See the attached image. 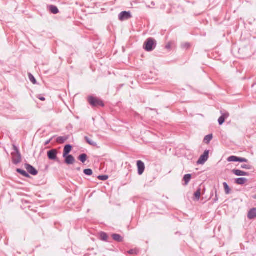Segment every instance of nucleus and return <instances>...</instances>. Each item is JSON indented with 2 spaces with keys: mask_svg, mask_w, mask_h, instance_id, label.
Listing matches in <instances>:
<instances>
[{
  "mask_svg": "<svg viewBox=\"0 0 256 256\" xmlns=\"http://www.w3.org/2000/svg\"><path fill=\"white\" fill-rule=\"evenodd\" d=\"M230 116L229 113L226 112L224 114H222V115L219 118L218 120V124L221 126L222 125L226 120Z\"/></svg>",
  "mask_w": 256,
  "mask_h": 256,
  "instance_id": "9d476101",
  "label": "nucleus"
},
{
  "mask_svg": "<svg viewBox=\"0 0 256 256\" xmlns=\"http://www.w3.org/2000/svg\"><path fill=\"white\" fill-rule=\"evenodd\" d=\"M100 236L101 240L104 241V242L108 241V236L106 234V233L104 232H101L100 233Z\"/></svg>",
  "mask_w": 256,
  "mask_h": 256,
  "instance_id": "5701e85b",
  "label": "nucleus"
},
{
  "mask_svg": "<svg viewBox=\"0 0 256 256\" xmlns=\"http://www.w3.org/2000/svg\"><path fill=\"white\" fill-rule=\"evenodd\" d=\"M248 179L244 178H238L235 180V184L242 185L248 182Z\"/></svg>",
  "mask_w": 256,
  "mask_h": 256,
  "instance_id": "2eb2a0df",
  "label": "nucleus"
},
{
  "mask_svg": "<svg viewBox=\"0 0 256 256\" xmlns=\"http://www.w3.org/2000/svg\"><path fill=\"white\" fill-rule=\"evenodd\" d=\"M68 138L66 136H59L57 138L56 142L60 144L64 143L67 140Z\"/></svg>",
  "mask_w": 256,
  "mask_h": 256,
  "instance_id": "a878e982",
  "label": "nucleus"
},
{
  "mask_svg": "<svg viewBox=\"0 0 256 256\" xmlns=\"http://www.w3.org/2000/svg\"><path fill=\"white\" fill-rule=\"evenodd\" d=\"M215 193H216V196H215L213 200L214 202H216L218 200V197L216 190Z\"/></svg>",
  "mask_w": 256,
  "mask_h": 256,
  "instance_id": "f704fd0d",
  "label": "nucleus"
},
{
  "mask_svg": "<svg viewBox=\"0 0 256 256\" xmlns=\"http://www.w3.org/2000/svg\"><path fill=\"white\" fill-rule=\"evenodd\" d=\"M238 157L234 156H232L228 157L227 160L228 162H238Z\"/></svg>",
  "mask_w": 256,
  "mask_h": 256,
  "instance_id": "393cba45",
  "label": "nucleus"
},
{
  "mask_svg": "<svg viewBox=\"0 0 256 256\" xmlns=\"http://www.w3.org/2000/svg\"><path fill=\"white\" fill-rule=\"evenodd\" d=\"M201 194V188H198L196 192L194 193V200L196 201H198L200 198Z\"/></svg>",
  "mask_w": 256,
  "mask_h": 256,
  "instance_id": "a211bd4d",
  "label": "nucleus"
},
{
  "mask_svg": "<svg viewBox=\"0 0 256 256\" xmlns=\"http://www.w3.org/2000/svg\"><path fill=\"white\" fill-rule=\"evenodd\" d=\"M14 149L15 152L12 153V162L14 164H18L22 161V156L18 148L14 145Z\"/></svg>",
  "mask_w": 256,
  "mask_h": 256,
  "instance_id": "7ed1b4c3",
  "label": "nucleus"
},
{
  "mask_svg": "<svg viewBox=\"0 0 256 256\" xmlns=\"http://www.w3.org/2000/svg\"><path fill=\"white\" fill-rule=\"evenodd\" d=\"M157 44L156 41L153 38H148L144 44V48L146 52H152L155 49Z\"/></svg>",
  "mask_w": 256,
  "mask_h": 256,
  "instance_id": "f03ea898",
  "label": "nucleus"
},
{
  "mask_svg": "<svg viewBox=\"0 0 256 256\" xmlns=\"http://www.w3.org/2000/svg\"><path fill=\"white\" fill-rule=\"evenodd\" d=\"M128 252L130 254H136L138 252V251L136 249H132L128 250Z\"/></svg>",
  "mask_w": 256,
  "mask_h": 256,
  "instance_id": "7c9ffc66",
  "label": "nucleus"
},
{
  "mask_svg": "<svg viewBox=\"0 0 256 256\" xmlns=\"http://www.w3.org/2000/svg\"><path fill=\"white\" fill-rule=\"evenodd\" d=\"M248 162V160L247 159H246V158H240V157H238V162Z\"/></svg>",
  "mask_w": 256,
  "mask_h": 256,
  "instance_id": "2f4dec72",
  "label": "nucleus"
},
{
  "mask_svg": "<svg viewBox=\"0 0 256 256\" xmlns=\"http://www.w3.org/2000/svg\"><path fill=\"white\" fill-rule=\"evenodd\" d=\"M25 168L28 172L32 176H36L38 174V171L32 165L28 164H24Z\"/></svg>",
  "mask_w": 256,
  "mask_h": 256,
  "instance_id": "6e6552de",
  "label": "nucleus"
},
{
  "mask_svg": "<svg viewBox=\"0 0 256 256\" xmlns=\"http://www.w3.org/2000/svg\"><path fill=\"white\" fill-rule=\"evenodd\" d=\"M48 10L51 13L56 14L59 13V10L57 6L54 5H49L48 6Z\"/></svg>",
  "mask_w": 256,
  "mask_h": 256,
  "instance_id": "9b49d317",
  "label": "nucleus"
},
{
  "mask_svg": "<svg viewBox=\"0 0 256 256\" xmlns=\"http://www.w3.org/2000/svg\"><path fill=\"white\" fill-rule=\"evenodd\" d=\"M183 46L186 48H188L190 47V44L189 43H185L183 44Z\"/></svg>",
  "mask_w": 256,
  "mask_h": 256,
  "instance_id": "c9c22d12",
  "label": "nucleus"
},
{
  "mask_svg": "<svg viewBox=\"0 0 256 256\" xmlns=\"http://www.w3.org/2000/svg\"><path fill=\"white\" fill-rule=\"evenodd\" d=\"M62 156L64 158V162L67 164H72L76 161L74 158L71 154H67L66 156Z\"/></svg>",
  "mask_w": 256,
  "mask_h": 256,
  "instance_id": "1a4fd4ad",
  "label": "nucleus"
},
{
  "mask_svg": "<svg viewBox=\"0 0 256 256\" xmlns=\"http://www.w3.org/2000/svg\"><path fill=\"white\" fill-rule=\"evenodd\" d=\"M16 172L26 178H30V176L29 175V174L24 170L20 168H17L16 170Z\"/></svg>",
  "mask_w": 256,
  "mask_h": 256,
  "instance_id": "f3484780",
  "label": "nucleus"
},
{
  "mask_svg": "<svg viewBox=\"0 0 256 256\" xmlns=\"http://www.w3.org/2000/svg\"><path fill=\"white\" fill-rule=\"evenodd\" d=\"M252 197L253 198L256 200V194L254 195V196H253Z\"/></svg>",
  "mask_w": 256,
  "mask_h": 256,
  "instance_id": "ea45409f",
  "label": "nucleus"
},
{
  "mask_svg": "<svg viewBox=\"0 0 256 256\" xmlns=\"http://www.w3.org/2000/svg\"><path fill=\"white\" fill-rule=\"evenodd\" d=\"M112 237L114 240L118 242H122L124 240V238L119 234H114Z\"/></svg>",
  "mask_w": 256,
  "mask_h": 256,
  "instance_id": "ddd939ff",
  "label": "nucleus"
},
{
  "mask_svg": "<svg viewBox=\"0 0 256 256\" xmlns=\"http://www.w3.org/2000/svg\"><path fill=\"white\" fill-rule=\"evenodd\" d=\"M76 169L77 170L80 171L81 170V168H80V167H78V168H77Z\"/></svg>",
  "mask_w": 256,
  "mask_h": 256,
  "instance_id": "58836bf2",
  "label": "nucleus"
},
{
  "mask_svg": "<svg viewBox=\"0 0 256 256\" xmlns=\"http://www.w3.org/2000/svg\"><path fill=\"white\" fill-rule=\"evenodd\" d=\"M249 176V173L248 172H244V176Z\"/></svg>",
  "mask_w": 256,
  "mask_h": 256,
  "instance_id": "e433bc0d",
  "label": "nucleus"
},
{
  "mask_svg": "<svg viewBox=\"0 0 256 256\" xmlns=\"http://www.w3.org/2000/svg\"><path fill=\"white\" fill-rule=\"evenodd\" d=\"M108 176L107 175H100L98 176V178L100 180L104 181L108 179Z\"/></svg>",
  "mask_w": 256,
  "mask_h": 256,
  "instance_id": "c85d7f7f",
  "label": "nucleus"
},
{
  "mask_svg": "<svg viewBox=\"0 0 256 256\" xmlns=\"http://www.w3.org/2000/svg\"><path fill=\"white\" fill-rule=\"evenodd\" d=\"M84 140L87 143H88L89 144L92 146H96L97 144L96 142L92 140L90 138H89L88 136H86L84 137Z\"/></svg>",
  "mask_w": 256,
  "mask_h": 256,
  "instance_id": "b1692460",
  "label": "nucleus"
},
{
  "mask_svg": "<svg viewBox=\"0 0 256 256\" xmlns=\"http://www.w3.org/2000/svg\"><path fill=\"white\" fill-rule=\"evenodd\" d=\"M136 166L138 167V175L141 176L145 170L144 164L142 161L139 160L136 162Z\"/></svg>",
  "mask_w": 256,
  "mask_h": 256,
  "instance_id": "0eeeda50",
  "label": "nucleus"
},
{
  "mask_svg": "<svg viewBox=\"0 0 256 256\" xmlns=\"http://www.w3.org/2000/svg\"><path fill=\"white\" fill-rule=\"evenodd\" d=\"M58 150L56 149H52L48 150L47 152L48 157L50 160H54L57 162H60L57 157Z\"/></svg>",
  "mask_w": 256,
  "mask_h": 256,
  "instance_id": "20e7f679",
  "label": "nucleus"
},
{
  "mask_svg": "<svg viewBox=\"0 0 256 256\" xmlns=\"http://www.w3.org/2000/svg\"><path fill=\"white\" fill-rule=\"evenodd\" d=\"M28 78H29V80H30L34 84H36L37 83V82L35 78L34 77V76L31 74H28Z\"/></svg>",
  "mask_w": 256,
  "mask_h": 256,
  "instance_id": "bb28decb",
  "label": "nucleus"
},
{
  "mask_svg": "<svg viewBox=\"0 0 256 256\" xmlns=\"http://www.w3.org/2000/svg\"><path fill=\"white\" fill-rule=\"evenodd\" d=\"M209 150H206L204 154L201 155L197 162V164H204L208 158Z\"/></svg>",
  "mask_w": 256,
  "mask_h": 256,
  "instance_id": "39448f33",
  "label": "nucleus"
},
{
  "mask_svg": "<svg viewBox=\"0 0 256 256\" xmlns=\"http://www.w3.org/2000/svg\"><path fill=\"white\" fill-rule=\"evenodd\" d=\"M232 172L236 176H244V171L234 169L232 170Z\"/></svg>",
  "mask_w": 256,
  "mask_h": 256,
  "instance_id": "aec40b11",
  "label": "nucleus"
},
{
  "mask_svg": "<svg viewBox=\"0 0 256 256\" xmlns=\"http://www.w3.org/2000/svg\"><path fill=\"white\" fill-rule=\"evenodd\" d=\"M88 102L92 108L104 106V104L102 100L93 96H90L88 97Z\"/></svg>",
  "mask_w": 256,
  "mask_h": 256,
  "instance_id": "f257e3e1",
  "label": "nucleus"
},
{
  "mask_svg": "<svg viewBox=\"0 0 256 256\" xmlns=\"http://www.w3.org/2000/svg\"><path fill=\"white\" fill-rule=\"evenodd\" d=\"M252 166L248 164H242L241 166V168L244 169H246V170H251Z\"/></svg>",
  "mask_w": 256,
  "mask_h": 256,
  "instance_id": "c756f323",
  "label": "nucleus"
},
{
  "mask_svg": "<svg viewBox=\"0 0 256 256\" xmlns=\"http://www.w3.org/2000/svg\"><path fill=\"white\" fill-rule=\"evenodd\" d=\"M223 186H224V189L226 194H230L231 192V189L229 187L228 184L226 182H224L223 183Z\"/></svg>",
  "mask_w": 256,
  "mask_h": 256,
  "instance_id": "412c9836",
  "label": "nucleus"
},
{
  "mask_svg": "<svg viewBox=\"0 0 256 256\" xmlns=\"http://www.w3.org/2000/svg\"><path fill=\"white\" fill-rule=\"evenodd\" d=\"M248 218L250 220L256 218V208H252L249 211Z\"/></svg>",
  "mask_w": 256,
  "mask_h": 256,
  "instance_id": "4468645a",
  "label": "nucleus"
},
{
  "mask_svg": "<svg viewBox=\"0 0 256 256\" xmlns=\"http://www.w3.org/2000/svg\"><path fill=\"white\" fill-rule=\"evenodd\" d=\"M37 98H38L40 100L42 101H44L46 98L42 96V95L39 94L37 96Z\"/></svg>",
  "mask_w": 256,
  "mask_h": 256,
  "instance_id": "473e14b6",
  "label": "nucleus"
},
{
  "mask_svg": "<svg viewBox=\"0 0 256 256\" xmlns=\"http://www.w3.org/2000/svg\"><path fill=\"white\" fill-rule=\"evenodd\" d=\"M88 158V156L86 154H82L78 157V160L82 163L84 164Z\"/></svg>",
  "mask_w": 256,
  "mask_h": 256,
  "instance_id": "6ab92c4d",
  "label": "nucleus"
},
{
  "mask_svg": "<svg viewBox=\"0 0 256 256\" xmlns=\"http://www.w3.org/2000/svg\"><path fill=\"white\" fill-rule=\"evenodd\" d=\"M50 140L46 141L45 143V145L48 144L50 143Z\"/></svg>",
  "mask_w": 256,
  "mask_h": 256,
  "instance_id": "4c0bfd02",
  "label": "nucleus"
},
{
  "mask_svg": "<svg viewBox=\"0 0 256 256\" xmlns=\"http://www.w3.org/2000/svg\"><path fill=\"white\" fill-rule=\"evenodd\" d=\"M84 173L88 176H91L93 174V172L90 168H87L84 170Z\"/></svg>",
  "mask_w": 256,
  "mask_h": 256,
  "instance_id": "cd10ccee",
  "label": "nucleus"
},
{
  "mask_svg": "<svg viewBox=\"0 0 256 256\" xmlns=\"http://www.w3.org/2000/svg\"><path fill=\"white\" fill-rule=\"evenodd\" d=\"M192 178V174H185L183 178V180L184 182V186H186L188 184L189 182H190Z\"/></svg>",
  "mask_w": 256,
  "mask_h": 256,
  "instance_id": "dca6fc26",
  "label": "nucleus"
},
{
  "mask_svg": "<svg viewBox=\"0 0 256 256\" xmlns=\"http://www.w3.org/2000/svg\"><path fill=\"white\" fill-rule=\"evenodd\" d=\"M72 146L70 144H66L64 146L63 152V156H66L67 154H69L70 152L72 151Z\"/></svg>",
  "mask_w": 256,
  "mask_h": 256,
  "instance_id": "f8f14e48",
  "label": "nucleus"
},
{
  "mask_svg": "<svg viewBox=\"0 0 256 256\" xmlns=\"http://www.w3.org/2000/svg\"><path fill=\"white\" fill-rule=\"evenodd\" d=\"M132 17L130 12L124 11L118 14V19L121 21L128 20Z\"/></svg>",
  "mask_w": 256,
  "mask_h": 256,
  "instance_id": "423d86ee",
  "label": "nucleus"
},
{
  "mask_svg": "<svg viewBox=\"0 0 256 256\" xmlns=\"http://www.w3.org/2000/svg\"><path fill=\"white\" fill-rule=\"evenodd\" d=\"M212 138H213L212 134H208L204 137V142L206 144H208L210 143V141L212 140Z\"/></svg>",
  "mask_w": 256,
  "mask_h": 256,
  "instance_id": "4be33fe9",
  "label": "nucleus"
},
{
  "mask_svg": "<svg viewBox=\"0 0 256 256\" xmlns=\"http://www.w3.org/2000/svg\"><path fill=\"white\" fill-rule=\"evenodd\" d=\"M171 46H172V45H171V42H168L165 48L167 50H170L171 48Z\"/></svg>",
  "mask_w": 256,
  "mask_h": 256,
  "instance_id": "72a5a7b5",
  "label": "nucleus"
}]
</instances>
